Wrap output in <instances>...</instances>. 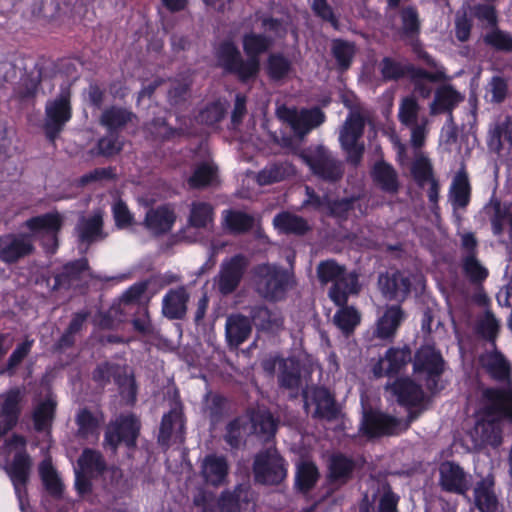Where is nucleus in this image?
<instances>
[{
    "label": "nucleus",
    "mask_w": 512,
    "mask_h": 512,
    "mask_svg": "<svg viewBox=\"0 0 512 512\" xmlns=\"http://www.w3.org/2000/svg\"><path fill=\"white\" fill-rule=\"evenodd\" d=\"M462 268L465 275L474 282L483 281L488 276V270L475 255H465L462 260Z\"/></svg>",
    "instance_id": "8fccbe9b"
},
{
    "label": "nucleus",
    "mask_w": 512,
    "mask_h": 512,
    "mask_svg": "<svg viewBox=\"0 0 512 512\" xmlns=\"http://www.w3.org/2000/svg\"><path fill=\"white\" fill-rule=\"evenodd\" d=\"M493 485V478L488 475L477 483L475 487V503L482 512H495L498 508V501L493 491Z\"/></svg>",
    "instance_id": "7c9ffc66"
},
{
    "label": "nucleus",
    "mask_w": 512,
    "mask_h": 512,
    "mask_svg": "<svg viewBox=\"0 0 512 512\" xmlns=\"http://www.w3.org/2000/svg\"><path fill=\"white\" fill-rule=\"evenodd\" d=\"M63 224V217L58 212H52L27 220L24 226L29 235H7L0 237V259L5 262H14L20 257L31 253L32 238H38L43 246L50 252L57 247V233Z\"/></svg>",
    "instance_id": "f03ea898"
},
{
    "label": "nucleus",
    "mask_w": 512,
    "mask_h": 512,
    "mask_svg": "<svg viewBox=\"0 0 512 512\" xmlns=\"http://www.w3.org/2000/svg\"><path fill=\"white\" fill-rule=\"evenodd\" d=\"M225 111L226 105L224 103H213L200 112L197 117V122L206 126H213L223 118Z\"/></svg>",
    "instance_id": "603ef678"
},
{
    "label": "nucleus",
    "mask_w": 512,
    "mask_h": 512,
    "mask_svg": "<svg viewBox=\"0 0 512 512\" xmlns=\"http://www.w3.org/2000/svg\"><path fill=\"white\" fill-rule=\"evenodd\" d=\"M39 472L46 489L53 495L60 494L62 483L49 460L46 459L41 463Z\"/></svg>",
    "instance_id": "a18cd8bd"
},
{
    "label": "nucleus",
    "mask_w": 512,
    "mask_h": 512,
    "mask_svg": "<svg viewBox=\"0 0 512 512\" xmlns=\"http://www.w3.org/2000/svg\"><path fill=\"white\" fill-rule=\"evenodd\" d=\"M103 421L101 415H93L87 410H82L77 415L78 432L83 437L98 438L99 426Z\"/></svg>",
    "instance_id": "4c0bfd02"
},
{
    "label": "nucleus",
    "mask_w": 512,
    "mask_h": 512,
    "mask_svg": "<svg viewBox=\"0 0 512 512\" xmlns=\"http://www.w3.org/2000/svg\"><path fill=\"white\" fill-rule=\"evenodd\" d=\"M276 367L279 369V382L282 387L294 389L300 386L301 374L298 362L295 359H279L271 357L265 359L263 362V368L269 374L273 373Z\"/></svg>",
    "instance_id": "aec40b11"
},
{
    "label": "nucleus",
    "mask_w": 512,
    "mask_h": 512,
    "mask_svg": "<svg viewBox=\"0 0 512 512\" xmlns=\"http://www.w3.org/2000/svg\"><path fill=\"white\" fill-rule=\"evenodd\" d=\"M270 41L263 36L248 34L244 37L243 47L249 59L244 62L239 51L231 42L223 43L218 49L220 64L236 73L242 80L254 77L259 70L257 56L268 49Z\"/></svg>",
    "instance_id": "7ed1b4c3"
},
{
    "label": "nucleus",
    "mask_w": 512,
    "mask_h": 512,
    "mask_svg": "<svg viewBox=\"0 0 512 512\" xmlns=\"http://www.w3.org/2000/svg\"><path fill=\"white\" fill-rule=\"evenodd\" d=\"M247 263L242 256H234L221 265V270L216 279V285L220 293L230 294L239 285Z\"/></svg>",
    "instance_id": "dca6fc26"
},
{
    "label": "nucleus",
    "mask_w": 512,
    "mask_h": 512,
    "mask_svg": "<svg viewBox=\"0 0 512 512\" xmlns=\"http://www.w3.org/2000/svg\"><path fill=\"white\" fill-rule=\"evenodd\" d=\"M304 407L313 416L327 419L338 418L339 410L334 399L325 388H313L304 391Z\"/></svg>",
    "instance_id": "ddd939ff"
},
{
    "label": "nucleus",
    "mask_w": 512,
    "mask_h": 512,
    "mask_svg": "<svg viewBox=\"0 0 512 512\" xmlns=\"http://www.w3.org/2000/svg\"><path fill=\"white\" fill-rule=\"evenodd\" d=\"M22 398L19 389L0 394V439L16 425L21 411Z\"/></svg>",
    "instance_id": "6ab92c4d"
},
{
    "label": "nucleus",
    "mask_w": 512,
    "mask_h": 512,
    "mask_svg": "<svg viewBox=\"0 0 512 512\" xmlns=\"http://www.w3.org/2000/svg\"><path fill=\"white\" fill-rule=\"evenodd\" d=\"M45 113L46 134L53 140L72 116L69 91H62L55 99L48 101Z\"/></svg>",
    "instance_id": "1a4fd4ad"
},
{
    "label": "nucleus",
    "mask_w": 512,
    "mask_h": 512,
    "mask_svg": "<svg viewBox=\"0 0 512 512\" xmlns=\"http://www.w3.org/2000/svg\"><path fill=\"white\" fill-rule=\"evenodd\" d=\"M132 118V114L121 108L106 110L101 117V123L109 130H115L125 125Z\"/></svg>",
    "instance_id": "de8ad7c7"
},
{
    "label": "nucleus",
    "mask_w": 512,
    "mask_h": 512,
    "mask_svg": "<svg viewBox=\"0 0 512 512\" xmlns=\"http://www.w3.org/2000/svg\"><path fill=\"white\" fill-rule=\"evenodd\" d=\"M315 204L321 208H327L332 214L342 216L344 212H348L350 209L354 208L355 200H343L341 202L332 203L328 197H325L323 201L317 199Z\"/></svg>",
    "instance_id": "052dcab7"
},
{
    "label": "nucleus",
    "mask_w": 512,
    "mask_h": 512,
    "mask_svg": "<svg viewBox=\"0 0 512 512\" xmlns=\"http://www.w3.org/2000/svg\"><path fill=\"white\" fill-rule=\"evenodd\" d=\"M104 470V461L98 452L85 450L78 460L75 469V486L80 494L90 490L89 477H94Z\"/></svg>",
    "instance_id": "4468645a"
},
{
    "label": "nucleus",
    "mask_w": 512,
    "mask_h": 512,
    "mask_svg": "<svg viewBox=\"0 0 512 512\" xmlns=\"http://www.w3.org/2000/svg\"><path fill=\"white\" fill-rule=\"evenodd\" d=\"M473 15L483 24L494 26L496 23V13L490 5H479L473 8Z\"/></svg>",
    "instance_id": "338daca9"
},
{
    "label": "nucleus",
    "mask_w": 512,
    "mask_h": 512,
    "mask_svg": "<svg viewBox=\"0 0 512 512\" xmlns=\"http://www.w3.org/2000/svg\"><path fill=\"white\" fill-rule=\"evenodd\" d=\"M55 406V399L51 395L36 406L34 423L37 430H45L51 424Z\"/></svg>",
    "instance_id": "ea45409f"
},
{
    "label": "nucleus",
    "mask_w": 512,
    "mask_h": 512,
    "mask_svg": "<svg viewBox=\"0 0 512 512\" xmlns=\"http://www.w3.org/2000/svg\"><path fill=\"white\" fill-rule=\"evenodd\" d=\"M140 430V422L133 415L121 416L107 427L104 444L114 451L119 443L134 446Z\"/></svg>",
    "instance_id": "f8f14e48"
},
{
    "label": "nucleus",
    "mask_w": 512,
    "mask_h": 512,
    "mask_svg": "<svg viewBox=\"0 0 512 512\" xmlns=\"http://www.w3.org/2000/svg\"><path fill=\"white\" fill-rule=\"evenodd\" d=\"M404 318L405 314L399 305L387 306L376 321V337L380 339L393 338Z\"/></svg>",
    "instance_id": "bb28decb"
},
{
    "label": "nucleus",
    "mask_w": 512,
    "mask_h": 512,
    "mask_svg": "<svg viewBox=\"0 0 512 512\" xmlns=\"http://www.w3.org/2000/svg\"><path fill=\"white\" fill-rule=\"evenodd\" d=\"M504 418L512 419V388L485 389L475 426L470 431L473 447L498 446L501 443V421Z\"/></svg>",
    "instance_id": "f257e3e1"
},
{
    "label": "nucleus",
    "mask_w": 512,
    "mask_h": 512,
    "mask_svg": "<svg viewBox=\"0 0 512 512\" xmlns=\"http://www.w3.org/2000/svg\"><path fill=\"white\" fill-rule=\"evenodd\" d=\"M229 465L223 456L214 454L203 458L200 465V475L205 484L219 487L224 485L228 478Z\"/></svg>",
    "instance_id": "412c9836"
},
{
    "label": "nucleus",
    "mask_w": 512,
    "mask_h": 512,
    "mask_svg": "<svg viewBox=\"0 0 512 512\" xmlns=\"http://www.w3.org/2000/svg\"><path fill=\"white\" fill-rule=\"evenodd\" d=\"M189 295L184 287L170 290L163 298L162 312L170 319L182 318L186 313Z\"/></svg>",
    "instance_id": "c85d7f7f"
},
{
    "label": "nucleus",
    "mask_w": 512,
    "mask_h": 512,
    "mask_svg": "<svg viewBox=\"0 0 512 512\" xmlns=\"http://www.w3.org/2000/svg\"><path fill=\"white\" fill-rule=\"evenodd\" d=\"M398 422L395 418L378 411L365 412L361 429L371 437L393 434L397 431Z\"/></svg>",
    "instance_id": "a878e982"
},
{
    "label": "nucleus",
    "mask_w": 512,
    "mask_h": 512,
    "mask_svg": "<svg viewBox=\"0 0 512 512\" xmlns=\"http://www.w3.org/2000/svg\"><path fill=\"white\" fill-rule=\"evenodd\" d=\"M219 506L223 512H240L241 507L235 495L229 492H224L220 498Z\"/></svg>",
    "instance_id": "774afa93"
},
{
    "label": "nucleus",
    "mask_w": 512,
    "mask_h": 512,
    "mask_svg": "<svg viewBox=\"0 0 512 512\" xmlns=\"http://www.w3.org/2000/svg\"><path fill=\"white\" fill-rule=\"evenodd\" d=\"M184 420L182 408L179 403H175L174 407L168 414L163 416L158 441L163 446H170L175 443L183 442Z\"/></svg>",
    "instance_id": "2eb2a0df"
},
{
    "label": "nucleus",
    "mask_w": 512,
    "mask_h": 512,
    "mask_svg": "<svg viewBox=\"0 0 512 512\" xmlns=\"http://www.w3.org/2000/svg\"><path fill=\"white\" fill-rule=\"evenodd\" d=\"M333 53L339 65L346 69L354 55V46L343 41H335L333 44Z\"/></svg>",
    "instance_id": "4d7b16f0"
},
{
    "label": "nucleus",
    "mask_w": 512,
    "mask_h": 512,
    "mask_svg": "<svg viewBox=\"0 0 512 512\" xmlns=\"http://www.w3.org/2000/svg\"><path fill=\"white\" fill-rule=\"evenodd\" d=\"M213 220L212 207L204 202H194L191 206L189 223L196 228H206Z\"/></svg>",
    "instance_id": "79ce46f5"
},
{
    "label": "nucleus",
    "mask_w": 512,
    "mask_h": 512,
    "mask_svg": "<svg viewBox=\"0 0 512 512\" xmlns=\"http://www.w3.org/2000/svg\"><path fill=\"white\" fill-rule=\"evenodd\" d=\"M463 100V96L451 86H443L436 91L435 99L430 105L431 114L435 115L445 111H451Z\"/></svg>",
    "instance_id": "473e14b6"
},
{
    "label": "nucleus",
    "mask_w": 512,
    "mask_h": 512,
    "mask_svg": "<svg viewBox=\"0 0 512 512\" xmlns=\"http://www.w3.org/2000/svg\"><path fill=\"white\" fill-rule=\"evenodd\" d=\"M410 358L411 352L408 348H390L374 366L373 373L377 377L396 374L409 362Z\"/></svg>",
    "instance_id": "b1692460"
},
{
    "label": "nucleus",
    "mask_w": 512,
    "mask_h": 512,
    "mask_svg": "<svg viewBox=\"0 0 512 512\" xmlns=\"http://www.w3.org/2000/svg\"><path fill=\"white\" fill-rule=\"evenodd\" d=\"M419 79L416 81V90L419 92V94L423 97H428L431 93V87L424 84V81L428 82H436L440 81L444 78L443 72H436V73H427L424 71H419L418 73Z\"/></svg>",
    "instance_id": "0e129e2a"
},
{
    "label": "nucleus",
    "mask_w": 512,
    "mask_h": 512,
    "mask_svg": "<svg viewBox=\"0 0 512 512\" xmlns=\"http://www.w3.org/2000/svg\"><path fill=\"white\" fill-rule=\"evenodd\" d=\"M364 129V119L359 113L352 112L346 119L340 131L339 140L347 153L348 160L357 164L364 151L363 144L359 143Z\"/></svg>",
    "instance_id": "9d476101"
},
{
    "label": "nucleus",
    "mask_w": 512,
    "mask_h": 512,
    "mask_svg": "<svg viewBox=\"0 0 512 512\" xmlns=\"http://www.w3.org/2000/svg\"><path fill=\"white\" fill-rule=\"evenodd\" d=\"M112 213L118 228H128L134 223V217L127 205L121 200H116L112 205Z\"/></svg>",
    "instance_id": "5fc2aeb1"
},
{
    "label": "nucleus",
    "mask_w": 512,
    "mask_h": 512,
    "mask_svg": "<svg viewBox=\"0 0 512 512\" xmlns=\"http://www.w3.org/2000/svg\"><path fill=\"white\" fill-rule=\"evenodd\" d=\"M428 119L421 117L419 123H416L411 127V143L415 147H421L424 144L427 132H428Z\"/></svg>",
    "instance_id": "69168bd1"
},
{
    "label": "nucleus",
    "mask_w": 512,
    "mask_h": 512,
    "mask_svg": "<svg viewBox=\"0 0 512 512\" xmlns=\"http://www.w3.org/2000/svg\"><path fill=\"white\" fill-rule=\"evenodd\" d=\"M318 479V471L315 465L309 461H303L297 466L296 484L302 491L309 490Z\"/></svg>",
    "instance_id": "37998d69"
},
{
    "label": "nucleus",
    "mask_w": 512,
    "mask_h": 512,
    "mask_svg": "<svg viewBox=\"0 0 512 512\" xmlns=\"http://www.w3.org/2000/svg\"><path fill=\"white\" fill-rule=\"evenodd\" d=\"M488 44L502 50H512V35L501 30H494L485 37Z\"/></svg>",
    "instance_id": "13d9d810"
},
{
    "label": "nucleus",
    "mask_w": 512,
    "mask_h": 512,
    "mask_svg": "<svg viewBox=\"0 0 512 512\" xmlns=\"http://www.w3.org/2000/svg\"><path fill=\"white\" fill-rule=\"evenodd\" d=\"M399 120L406 126L419 123V105L413 98H405L399 107Z\"/></svg>",
    "instance_id": "3c124183"
},
{
    "label": "nucleus",
    "mask_w": 512,
    "mask_h": 512,
    "mask_svg": "<svg viewBox=\"0 0 512 512\" xmlns=\"http://www.w3.org/2000/svg\"><path fill=\"white\" fill-rule=\"evenodd\" d=\"M480 361L482 366L493 378L499 380L508 379L510 374V364L497 350L485 353L481 356Z\"/></svg>",
    "instance_id": "72a5a7b5"
},
{
    "label": "nucleus",
    "mask_w": 512,
    "mask_h": 512,
    "mask_svg": "<svg viewBox=\"0 0 512 512\" xmlns=\"http://www.w3.org/2000/svg\"><path fill=\"white\" fill-rule=\"evenodd\" d=\"M251 332V325L248 318L240 315H233L226 322V337L230 345L238 346L243 343Z\"/></svg>",
    "instance_id": "2f4dec72"
},
{
    "label": "nucleus",
    "mask_w": 512,
    "mask_h": 512,
    "mask_svg": "<svg viewBox=\"0 0 512 512\" xmlns=\"http://www.w3.org/2000/svg\"><path fill=\"white\" fill-rule=\"evenodd\" d=\"M253 470L257 482L270 485L280 483L287 473L283 459L274 448L256 456Z\"/></svg>",
    "instance_id": "6e6552de"
},
{
    "label": "nucleus",
    "mask_w": 512,
    "mask_h": 512,
    "mask_svg": "<svg viewBox=\"0 0 512 512\" xmlns=\"http://www.w3.org/2000/svg\"><path fill=\"white\" fill-rule=\"evenodd\" d=\"M176 221V213L170 205H160L146 212L144 227L153 235L169 232Z\"/></svg>",
    "instance_id": "4be33fe9"
},
{
    "label": "nucleus",
    "mask_w": 512,
    "mask_h": 512,
    "mask_svg": "<svg viewBox=\"0 0 512 512\" xmlns=\"http://www.w3.org/2000/svg\"><path fill=\"white\" fill-rule=\"evenodd\" d=\"M254 283L257 291L265 298H281L291 283L288 272L270 264H262L254 269Z\"/></svg>",
    "instance_id": "423d86ee"
},
{
    "label": "nucleus",
    "mask_w": 512,
    "mask_h": 512,
    "mask_svg": "<svg viewBox=\"0 0 512 512\" xmlns=\"http://www.w3.org/2000/svg\"><path fill=\"white\" fill-rule=\"evenodd\" d=\"M253 218L238 211H227L224 214V224L231 231L240 233L247 231L253 225Z\"/></svg>",
    "instance_id": "49530a36"
},
{
    "label": "nucleus",
    "mask_w": 512,
    "mask_h": 512,
    "mask_svg": "<svg viewBox=\"0 0 512 512\" xmlns=\"http://www.w3.org/2000/svg\"><path fill=\"white\" fill-rule=\"evenodd\" d=\"M319 280L322 283L332 282L329 290V297L336 305H344L350 294L359 290L357 275L347 272L344 267L335 261L328 260L321 262L317 268Z\"/></svg>",
    "instance_id": "39448f33"
},
{
    "label": "nucleus",
    "mask_w": 512,
    "mask_h": 512,
    "mask_svg": "<svg viewBox=\"0 0 512 512\" xmlns=\"http://www.w3.org/2000/svg\"><path fill=\"white\" fill-rule=\"evenodd\" d=\"M402 405H416L423 399L421 388L410 379H398L393 385L387 387Z\"/></svg>",
    "instance_id": "c756f323"
},
{
    "label": "nucleus",
    "mask_w": 512,
    "mask_h": 512,
    "mask_svg": "<svg viewBox=\"0 0 512 512\" xmlns=\"http://www.w3.org/2000/svg\"><path fill=\"white\" fill-rule=\"evenodd\" d=\"M274 225L283 233H303L307 229V224L302 218L290 213H282L276 216Z\"/></svg>",
    "instance_id": "a19ab883"
},
{
    "label": "nucleus",
    "mask_w": 512,
    "mask_h": 512,
    "mask_svg": "<svg viewBox=\"0 0 512 512\" xmlns=\"http://www.w3.org/2000/svg\"><path fill=\"white\" fill-rule=\"evenodd\" d=\"M294 174V168L289 163L273 164L264 168L260 173L255 175L254 173L248 174L247 177L255 178L259 185H269L275 182L282 181Z\"/></svg>",
    "instance_id": "f704fd0d"
},
{
    "label": "nucleus",
    "mask_w": 512,
    "mask_h": 512,
    "mask_svg": "<svg viewBox=\"0 0 512 512\" xmlns=\"http://www.w3.org/2000/svg\"><path fill=\"white\" fill-rule=\"evenodd\" d=\"M254 324L262 329H272L282 324L281 319L264 307L257 308L253 313Z\"/></svg>",
    "instance_id": "864d4df0"
},
{
    "label": "nucleus",
    "mask_w": 512,
    "mask_h": 512,
    "mask_svg": "<svg viewBox=\"0 0 512 512\" xmlns=\"http://www.w3.org/2000/svg\"><path fill=\"white\" fill-rule=\"evenodd\" d=\"M277 116L289 124L293 132L300 137L324 121L323 113L317 108L298 111L295 108L281 106L277 109Z\"/></svg>",
    "instance_id": "9b49d317"
},
{
    "label": "nucleus",
    "mask_w": 512,
    "mask_h": 512,
    "mask_svg": "<svg viewBox=\"0 0 512 512\" xmlns=\"http://www.w3.org/2000/svg\"><path fill=\"white\" fill-rule=\"evenodd\" d=\"M470 199V185L464 173H458L450 188V201L454 208H464Z\"/></svg>",
    "instance_id": "c9c22d12"
},
{
    "label": "nucleus",
    "mask_w": 512,
    "mask_h": 512,
    "mask_svg": "<svg viewBox=\"0 0 512 512\" xmlns=\"http://www.w3.org/2000/svg\"><path fill=\"white\" fill-rule=\"evenodd\" d=\"M329 469L332 480L344 482L353 469V463L344 456L335 455L331 458Z\"/></svg>",
    "instance_id": "09e8293b"
},
{
    "label": "nucleus",
    "mask_w": 512,
    "mask_h": 512,
    "mask_svg": "<svg viewBox=\"0 0 512 512\" xmlns=\"http://www.w3.org/2000/svg\"><path fill=\"white\" fill-rule=\"evenodd\" d=\"M217 178V168L214 163L207 159L199 164L188 182L191 187H202L214 183Z\"/></svg>",
    "instance_id": "e433bc0d"
},
{
    "label": "nucleus",
    "mask_w": 512,
    "mask_h": 512,
    "mask_svg": "<svg viewBox=\"0 0 512 512\" xmlns=\"http://www.w3.org/2000/svg\"><path fill=\"white\" fill-rule=\"evenodd\" d=\"M414 369L418 373L427 374V386L430 390L435 388V378L443 370V360L440 354L431 346H424L416 354Z\"/></svg>",
    "instance_id": "f3484780"
},
{
    "label": "nucleus",
    "mask_w": 512,
    "mask_h": 512,
    "mask_svg": "<svg viewBox=\"0 0 512 512\" xmlns=\"http://www.w3.org/2000/svg\"><path fill=\"white\" fill-rule=\"evenodd\" d=\"M398 497L387 485H382L378 512H397Z\"/></svg>",
    "instance_id": "680f3d73"
},
{
    "label": "nucleus",
    "mask_w": 512,
    "mask_h": 512,
    "mask_svg": "<svg viewBox=\"0 0 512 512\" xmlns=\"http://www.w3.org/2000/svg\"><path fill=\"white\" fill-rule=\"evenodd\" d=\"M440 484L443 489L464 494L469 489V481L463 469L453 463L444 462L440 465Z\"/></svg>",
    "instance_id": "393cba45"
},
{
    "label": "nucleus",
    "mask_w": 512,
    "mask_h": 512,
    "mask_svg": "<svg viewBox=\"0 0 512 512\" xmlns=\"http://www.w3.org/2000/svg\"><path fill=\"white\" fill-rule=\"evenodd\" d=\"M103 211L98 209L80 217L76 225V234L80 242L92 243L105 237L103 233Z\"/></svg>",
    "instance_id": "5701e85b"
},
{
    "label": "nucleus",
    "mask_w": 512,
    "mask_h": 512,
    "mask_svg": "<svg viewBox=\"0 0 512 512\" xmlns=\"http://www.w3.org/2000/svg\"><path fill=\"white\" fill-rule=\"evenodd\" d=\"M379 286L385 298L402 301L407 296L411 283L404 274L395 272L381 275L379 277Z\"/></svg>",
    "instance_id": "cd10ccee"
},
{
    "label": "nucleus",
    "mask_w": 512,
    "mask_h": 512,
    "mask_svg": "<svg viewBox=\"0 0 512 512\" xmlns=\"http://www.w3.org/2000/svg\"><path fill=\"white\" fill-rule=\"evenodd\" d=\"M26 441L22 436L14 435L9 441L5 442L3 448L7 456L6 471L14 485L16 495L19 500L20 509L25 512V484L30 470V458L25 453Z\"/></svg>",
    "instance_id": "20e7f679"
},
{
    "label": "nucleus",
    "mask_w": 512,
    "mask_h": 512,
    "mask_svg": "<svg viewBox=\"0 0 512 512\" xmlns=\"http://www.w3.org/2000/svg\"><path fill=\"white\" fill-rule=\"evenodd\" d=\"M499 324L495 317L486 312L479 321L478 329L479 332L487 339L494 340L498 332Z\"/></svg>",
    "instance_id": "bf43d9fd"
},
{
    "label": "nucleus",
    "mask_w": 512,
    "mask_h": 512,
    "mask_svg": "<svg viewBox=\"0 0 512 512\" xmlns=\"http://www.w3.org/2000/svg\"><path fill=\"white\" fill-rule=\"evenodd\" d=\"M359 322V313L351 307L342 308L334 315V323L345 334L351 333Z\"/></svg>",
    "instance_id": "c03bdc74"
},
{
    "label": "nucleus",
    "mask_w": 512,
    "mask_h": 512,
    "mask_svg": "<svg viewBox=\"0 0 512 512\" xmlns=\"http://www.w3.org/2000/svg\"><path fill=\"white\" fill-rule=\"evenodd\" d=\"M268 72L273 79H282L290 72V63L280 55H272L268 61Z\"/></svg>",
    "instance_id": "6e6d98bb"
},
{
    "label": "nucleus",
    "mask_w": 512,
    "mask_h": 512,
    "mask_svg": "<svg viewBox=\"0 0 512 512\" xmlns=\"http://www.w3.org/2000/svg\"><path fill=\"white\" fill-rule=\"evenodd\" d=\"M302 159L315 174L323 179L336 180L343 173L341 164L322 147L318 148L313 156L302 155Z\"/></svg>",
    "instance_id": "a211bd4d"
},
{
    "label": "nucleus",
    "mask_w": 512,
    "mask_h": 512,
    "mask_svg": "<svg viewBox=\"0 0 512 512\" xmlns=\"http://www.w3.org/2000/svg\"><path fill=\"white\" fill-rule=\"evenodd\" d=\"M412 174L418 182L431 181V166L429 160L422 155L416 157L412 166Z\"/></svg>",
    "instance_id": "e2e57ef3"
},
{
    "label": "nucleus",
    "mask_w": 512,
    "mask_h": 512,
    "mask_svg": "<svg viewBox=\"0 0 512 512\" xmlns=\"http://www.w3.org/2000/svg\"><path fill=\"white\" fill-rule=\"evenodd\" d=\"M373 178L374 181L386 191L394 192L398 187L395 171L390 165L384 162L377 163L374 166Z\"/></svg>",
    "instance_id": "58836bf2"
},
{
    "label": "nucleus",
    "mask_w": 512,
    "mask_h": 512,
    "mask_svg": "<svg viewBox=\"0 0 512 512\" xmlns=\"http://www.w3.org/2000/svg\"><path fill=\"white\" fill-rule=\"evenodd\" d=\"M251 426L246 425L245 419H237L231 422L227 427L226 440L231 446L238 445L242 434L254 432L264 434L268 437L273 436L276 431V422L271 414L265 410L258 411L250 417Z\"/></svg>",
    "instance_id": "0eeeda50"
}]
</instances>
